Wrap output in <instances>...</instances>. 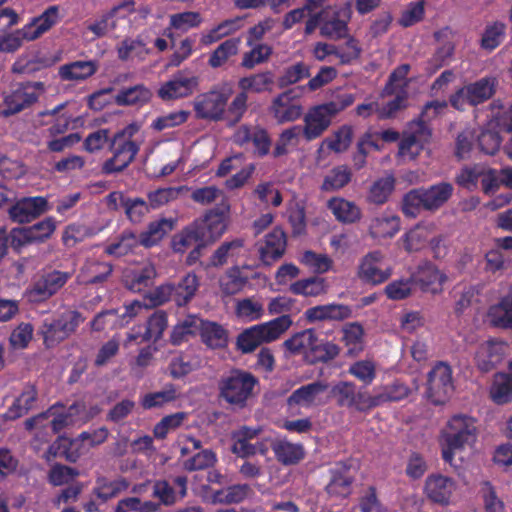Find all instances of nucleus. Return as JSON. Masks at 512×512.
<instances>
[{
  "label": "nucleus",
  "instance_id": "45",
  "mask_svg": "<svg viewBox=\"0 0 512 512\" xmlns=\"http://www.w3.org/2000/svg\"><path fill=\"white\" fill-rule=\"evenodd\" d=\"M152 92L143 84L121 89L115 96V103L119 106H139L147 104Z\"/></svg>",
  "mask_w": 512,
  "mask_h": 512
},
{
  "label": "nucleus",
  "instance_id": "11",
  "mask_svg": "<svg viewBox=\"0 0 512 512\" xmlns=\"http://www.w3.org/2000/svg\"><path fill=\"white\" fill-rule=\"evenodd\" d=\"M229 211L228 201L222 200L214 208L208 210L202 218L193 222L204 243L211 244L224 234L227 229Z\"/></svg>",
  "mask_w": 512,
  "mask_h": 512
},
{
  "label": "nucleus",
  "instance_id": "12",
  "mask_svg": "<svg viewBox=\"0 0 512 512\" xmlns=\"http://www.w3.org/2000/svg\"><path fill=\"white\" fill-rule=\"evenodd\" d=\"M56 228L57 221L52 216L27 227L12 228L13 251L20 253L27 245L44 243L52 237Z\"/></svg>",
  "mask_w": 512,
  "mask_h": 512
},
{
  "label": "nucleus",
  "instance_id": "52",
  "mask_svg": "<svg viewBox=\"0 0 512 512\" xmlns=\"http://www.w3.org/2000/svg\"><path fill=\"white\" fill-rule=\"evenodd\" d=\"M140 237L131 230H124L116 242L105 247V253L115 257H122L140 246Z\"/></svg>",
  "mask_w": 512,
  "mask_h": 512
},
{
  "label": "nucleus",
  "instance_id": "63",
  "mask_svg": "<svg viewBox=\"0 0 512 512\" xmlns=\"http://www.w3.org/2000/svg\"><path fill=\"white\" fill-rule=\"evenodd\" d=\"M248 282L238 267L229 269L220 280L221 292L226 296H232L241 292Z\"/></svg>",
  "mask_w": 512,
  "mask_h": 512
},
{
  "label": "nucleus",
  "instance_id": "60",
  "mask_svg": "<svg viewBox=\"0 0 512 512\" xmlns=\"http://www.w3.org/2000/svg\"><path fill=\"white\" fill-rule=\"evenodd\" d=\"M249 484H234L213 493L215 502L232 504L240 503L251 493Z\"/></svg>",
  "mask_w": 512,
  "mask_h": 512
},
{
  "label": "nucleus",
  "instance_id": "10",
  "mask_svg": "<svg viewBox=\"0 0 512 512\" xmlns=\"http://www.w3.org/2000/svg\"><path fill=\"white\" fill-rule=\"evenodd\" d=\"M44 92L45 85L40 81H27L15 85L4 97L5 108L1 114L8 117L31 107Z\"/></svg>",
  "mask_w": 512,
  "mask_h": 512
},
{
  "label": "nucleus",
  "instance_id": "58",
  "mask_svg": "<svg viewBox=\"0 0 512 512\" xmlns=\"http://www.w3.org/2000/svg\"><path fill=\"white\" fill-rule=\"evenodd\" d=\"M243 246L244 241L240 238L223 242L211 255L210 265L213 267L225 265L230 257H235L240 254Z\"/></svg>",
  "mask_w": 512,
  "mask_h": 512
},
{
  "label": "nucleus",
  "instance_id": "6",
  "mask_svg": "<svg viewBox=\"0 0 512 512\" xmlns=\"http://www.w3.org/2000/svg\"><path fill=\"white\" fill-rule=\"evenodd\" d=\"M442 438L446 445L442 450V458L445 462L452 463L455 451L462 450L476 442L475 419L462 414L454 415L447 422L446 428L442 432Z\"/></svg>",
  "mask_w": 512,
  "mask_h": 512
},
{
  "label": "nucleus",
  "instance_id": "41",
  "mask_svg": "<svg viewBox=\"0 0 512 512\" xmlns=\"http://www.w3.org/2000/svg\"><path fill=\"white\" fill-rule=\"evenodd\" d=\"M410 389L403 383L395 381L390 385L373 389L371 394L372 409L388 402H398L408 397Z\"/></svg>",
  "mask_w": 512,
  "mask_h": 512
},
{
  "label": "nucleus",
  "instance_id": "56",
  "mask_svg": "<svg viewBox=\"0 0 512 512\" xmlns=\"http://www.w3.org/2000/svg\"><path fill=\"white\" fill-rule=\"evenodd\" d=\"M352 179L351 169L347 165L332 168L324 177L321 190L332 192L345 187Z\"/></svg>",
  "mask_w": 512,
  "mask_h": 512
},
{
  "label": "nucleus",
  "instance_id": "23",
  "mask_svg": "<svg viewBox=\"0 0 512 512\" xmlns=\"http://www.w3.org/2000/svg\"><path fill=\"white\" fill-rule=\"evenodd\" d=\"M383 254L375 250L366 254L359 265L358 277L365 283L378 285L385 282L391 276V270H382L378 264L382 261Z\"/></svg>",
  "mask_w": 512,
  "mask_h": 512
},
{
  "label": "nucleus",
  "instance_id": "25",
  "mask_svg": "<svg viewBox=\"0 0 512 512\" xmlns=\"http://www.w3.org/2000/svg\"><path fill=\"white\" fill-rule=\"evenodd\" d=\"M504 354L505 346L502 342L488 340L480 344L476 351V366L482 372H490L503 361Z\"/></svg>",
  "mask_w": 512,
  "mask_h": 512
},
{
  "label": "nucleus",
  "instance_id": "16",
  "mask_svg": "<svg viewBox=\"0 0 512 512\" xmlns=\"http://www.w3.org/2000/svg\"><path fill=\"white\" fill-rule=\"evenodd\" d=\"M330 479L325 491L330 497L344 499L352 493L354 475L351 460L338 461L329 469Z\"/></svg>",
  "mask_w": 512,
  "mask_h": 512
},
{
  "label": "nucleus",
  "instance_id": "40",
  "mask_svg": "<svg viewBox=\"0 0 512 512\" xmlns=\"http://www.w3.org/2000/svg\"><path fill=\"white\" fill-rule=\"evenodd\" d=\"M98 63L94 60H78L59 67V77L63 81H83L94 75Z\"/></svg>",
  "mask_w": 512,
  "mask_h": 512
},
{
  "label": "nucleus",
  "instance_id": "7",
  "mask_svg": "<svg viewBox=\"0 0 512 512\" xmlns=\"http://www.w3.org/2000/svg\"><path fill=\"white\" fill-rule=\"evenodd\" d=\"M234 90L230 82L213 85L210 90L198 94L193 101L197 119L218 122L225 119L226 107Z\"/></svg>",
  "mask_w": 512,
  "mask_h": 512
},
{
  "label": "nucleus",
  "instance_id": "2",
  "mask_svg": "<svg viewBox=\"0 0 512 512\" xmlns=\"http://www.w3.org/2000/svg\"><path fill=\"white\" fill-rule=\"evenodd\" d=\"M454 187L449 182H440L428 188H414L404 194L401 210L407 217L415 218L422 210L436 211L452 196Z\"/></svg>",
  "mask_w": 512,
  "mask_h": 512
},
{
  "label": "nucleus",
  "instance_id": "51",
  "mask_svg": "<svg viewBox=\"0 0 512 512\" xmlns=\"http://www.w3.org/2000/svg\"><path fill=\"white\" fill-rule=\"evenodd\" d=\"M327 288L328 285L324 278L313 276L295 281L290 285L289 290L295 295L317 297L326 293Z\"/></svg>",
  "mask_w": 512,
  "mask_h": 512
},
{
  "label": "nucleus",
  "instance_id": "19",
  "mask_svg": "<svg viewBox=\"0 0 512 512\" xmlns=\"http://www.w3.org/2000/svg\"><path fill=\"white\" fill-rule=\"evenodd\" d=\"M198 86L199 78L197 76H186L184 73L178 72L160 86L158 96L164 101L185 98L192 95Z\"/></svg>",
  "mask_w": 512,
  "mask_h": 512
},
{
  "label": "nucleus",
  "instance_id": "36",
  "mask_svg": "<svg viewBox=\"0 0 512 512\" xmlns=\"http://www.w3.org/2000/svg\"><path fill=\"white\" fill-rule=\"evenodd\" d=\"M498 81L487 76L465 85L468 104L478 106L491 99L496 92Z\"/></svg>",
  "mask_w": 512,
  "mask_h": 512
},
{
  "label": "nucleus",
  "instance_id": "31",
  "mask_svg": "<svg viewBox=\"0 0 512 512\" xmlns=\"http://www.w3.org/2000/svg\"><path fill=\"white\" fill-rule=\"evenodd\" d=\"M173 484L178 488V492L174 490L167 480H157L153 485V496L166 505L171 506L176 503L177 496L183 499L187 495V476L180 475L173 479Z\"/></svg>",
  "mask_w": 512,
  "mask_h": 512
},
{
  "label": "nucleus",
  "instance_id": "26",
  "mask_svg": "<svg viewBox=\"0 0 512 512\" xmlns=\"http://www.w3.org/2000/svg\"><path fill=\"white\" fill-rule=\"evenodd\" d=\"M352 308L345 304L329 303L308 308L305 319L309 323L319 321H343L352 317Z\"/></svg>",
  "mask_w": 512,
  "mask_h": 512
},
{
  "label": "nucleus",
  "instance_id": "32",
  "mask_svg": "<svg viewBox=\"0 0 512 512\" xmlns=\"http://www.w3.org/2000/svg\"><path fill=\"white\" fill-rule=\"evenodd\" d=\"M453 36L454 32L449 26L434 32L435 40L441 43L429 60V64L435 70L442 68L453 57L455 51V45L452 41Z\"/></svg>",
  "mask_w": 512,
  "mask_h": 512
},
{
  "label": "nucleus",
  "instance_id": "9",
  "mask_svg": "<svg viewBox=\"0 0 512 512\" xmlns=\"http://www.w3.org/2000/svg\"><path fill=\"white\" fill-rule=\"evenodd\" d=\"M453 391L451 366L446 362H437L427 374L426 398L434 405H443L449 400Z\"/></svg>",
  "mask_w": 512,
  "mask_h": 512
},
{
  "label": "nucleus",
  "instance_id": "54",
  "mask_svg": "<svg viewBox=\"0 0 512 512\" xmlns=\"http://www.w3.org/2000/svg\"><path fill=\"white\" fill-rule=\"evenodd\" d=\"M490 395L492 400L503 405L512 401V376L509 373L499 372L494 376Z\"/></svg>",
  "mask_w": 512,
  "mask_h": 512
},
{
  "label": "nucleus",
  "instance_id": "55",
  "mask_svg": "<svg viewBox=\"0 0 512 512\" xmlns=\"http://www.w3.org/2000/svg\"><path fill=\"white\" fill-rule=\"evenodd\" d=\"M316 331L312 328L297 332L283 342L284 348L291 354H304L307 358V352L310 351L313 341H315Z\"/></svg>",
  "mask_w": 512,
  "mask_h": 512
},
{
  "label": "nucleus",
  "instance_id": "24",
  "mask_svg": "<svg viewBox=\"0 0 512 512\" xmlns=\"http://www.w3.org/2000/svg\"><path fill=\"white\" fill-rule=\"evenodd\" d=\"M455 490V482L441 474H432L426 478L424 492L433 503L448 505Z\"/></svg>",
  "mask_w": 512,
  "mask_h": 512
},
{
  "label": "nucleus",
  "instance_id": "14",
  "mask_svg": "<svg viewBox=\"0 0 512 512\" xmlns=\"http://www.w3.org/2000/svg\"><path fill=\"white\" fill-rule=\"evenodd\" d=\"M48 199L44 196H29L17 199L8 209L11 221L18 224L31 223L41 215L50 211Z\"/></svg>",
  "mask_w": 512,
  "mask_h": 512
},
{
  "label": "nucleus",
  "instance_id": "44",
  "mask_svg": "<svg viewBox=\"0 0 512 512\" xmlns=\"http://www.w3.org/2000/svg\"><path fill=\"white\" fill-rule=\"evenodd\" d=\"M396 179L392 174L376 179L369 187L366 199L375 205L385 204L395 190Z\"/></svg>",
  "mask_w": 512,
  "mask_h": 512
},
{
  "label": "nucleus",
  "instance_id": "8",
  "mask_svg": "<svg viewBox=\"0 0 512 512\" xmlns=\"http://www.w3.org/2000/svg\"><path fill=\"white\" fill-rule=\"evenodd\" d=\"M81 322V314L76 310H65L44 319L40 327L44 345L55 347L74 333Z\"/></svg>",
  "mask_w": 512,
  "mask_h": 512
},
{
  "label": "nucleus",
  "instance_id": "46",
  "mask_svg": "<svg viewBox=\"0 0 512 512\" xmlns=\"http://www.w3.org/2000/svg\"><path fill=\"white\" fill-rule=\"evenodd\" d=\"M199 279L195 273H187L177 284H173L172 301L179 307L185 306L195 296Z\"/></svg>",
  "mask_w": 512,
  "mask_h": 512
},
{
  "label": "nucleus",
  "instance_id": "50",
  "mask_svg": "<svg viewBox=\"0 0 512 512\" xmlns=\"http://www.w3.org/2000/svg\"><path fill=\"white\" fill-rule=\"evenodd\" d=\"M200 367L197 357L188 353L174 355L169 362L168 371L173 379H181Z\"/></svg>",
  "mask_w": 512,
  "mask_h": 512
},
{
  "label": "nucleus",
  "instance_id": "18",
  "mask_svg": "<svg viewBox=\"0 0 512 512\" xmlns=\"http://www.w3.org/2000/svg\"><path fill=\"white\" fill-rule=\"evenodd\" d=\"M352 17L350 3L336 9L330 16L324 17L320 34L331 40L345 39L349 35L348 24Z\"/></svg>",
  "mask_w": 512,
  "mask_h": 512
},
{
  "label": "nucleus",
  "instance_id": "22",
  "mask_svg": "<svg viewBox=\"0 0 512 512\" xmlns=\"http://www.w3.org/2000/svg\"><path fill=\"white\" fill-rule=\"evenodd\" d=\"M287 247V236L281 227H274L271 232L265 236L264 243L259 247V258L266 266H271L274 262L282 258Z\"/></svg>",
  "mask_w": 512,
  "mask_h": 512
},
{
  "label": "nucleus",
  "instance_id": "27",
  "mask_svg": "<svg viewBox=\"0 0 512 512\" xmlns=\"http://www.w3.org/2000/svg\"><path fill=\"white\" fill-rule=\"evenodd\" d=\"M431 135V130L411 127L409 123L408 131L404 133L399 142V154L415 159L424 149L425 144L429 142Z\"/></svg>",
  "mask_w": 512,
  "mask_h": 512
},
{
  "label": "nucleus",
  "instance_id": "15",
  "mask_svg": "<svg viewBox=\"0 0 512 512\" xmlns=\"http://www.w3.org/2000/svg\"><path fill=\"white\" fill-rule=\"evenodd\" d=\"M70 277V273L59 270L42 274L27 291L28 300L32 303L46 301L55 295Z\"/></svg>",
  "mask_w": 512,
  "mask_h": 512
},
{
  "label": "nucleus",
  "instance_id": "13",
  "mask_svg": "<svg viewBox=\"0 0 512 512\" xmlns=\"http://www.w3.org/2000/svg\"><path fill=\"white\" fill-rule=\"evenodd\" d=\"M330 394L339 407L352 408L359 412L372 410L371 394L364 389H358L352 381L336 383Z\"/></svg>",
  "mask_w": 512,
  "mask_h": 512
},
{
  "label": "nucleus",
  "instance_id": "21",
  "mask_svg": "<svg viewBox=\"0 0 512 512\" xmlns=\"http://www.w3.org/2000/svg\"><path fill=\"white\" fill-rule=\"evenodd\" d=\"M329 388V384L325 381H314L312 383L302 385L294 390L287 398V404L290 407L300 406L311 408L324 404L321 395Z\"/></svg>",
  "mask_w": 512,
  "mask_h": 512
},
{
  "label": "nucleus",
  "instance_id": "59",
  "mask_svg": "<svg viewBox=\"0 0 512 512\" xmlns=\"http://www.w3.org/2000/svg\"><path fill=\"white\" fill-rule=\"evenodd\" d=\"M177 398V390L173 384H169L162 391L147 393L140 400L141 406L145 410L161 408L164 405L173 402Z\"/></svg>",
  "mask_w": 512,
  "mask_h": 512
},
{
  "label": "nucleus",
  "instance_id": "38",
  "mask_svg": "<svg viewBox=\"0 0 512 512\" xmlns=\"http://www.w3.org/2000/svg\"><path fill=\"white\" fill-rule=\"evenodd\" d=\"M176 220L173 218H160L148 224L147 229L139 234L141 246L151 248L158 245L161 240L174 230Z\"/></svg>",
  "mask_w": 512,
  "mask_h": 512
},
{
  "label": "nucleus",
  "instance_id": "42",
  "mask_svg": "<svg viewBox=\"0 0 512 512\" xmlns=\"http://www.w3.org/2000/svg\"><path fill=\"white\" fill-rule=\"evenodd\" d=\"M400 224L399 216L384 213L371 219L369 235L374 239L392 238L400 230Z\"/></svg>",
  "mask_w": 512,
  "mask_h": 512
},
{
  "label": "nucleus",
  "instance_id": "29",
  "mask_svg": "<svg viewBox=\"0 0 512 512\" xmlns=\"http://www.w3.org/2000/svg\"><path fill=\"white\" fill-rule=\"evenodd\" d=\"M411 280L423 292L437 293L442 289L446 276L430 262H424L412 274Z\"/></svg>",
  "mask_w": 512,
  "mask_h": 512
},
{
  "label": "nucleus",
  "instance_id": "33",
  "mask_svg": "<svg viewBox=\"0 0 512 512\" xmlns=\"http://www.w3.org/2000/svg\"><path fill=\"white\" fill-rule=\"evenodd\" d=\"M59 8L56 5L49 6L41 15L23 26V33L26 40L32 41L50 30L59 21Z\"/></svg>",
  "mask_w": 512,
  "mask_h": 512
},
{
  "label": "nucleus",
  "instance_id": "3",
  "mask_svg": "<svg viewBox=\"0 0 512 512\" xmlns=\"http://www.w3.org/2000/svg\"><path fill=\"white\" fill-rule=\"evenodd\" d=\"M258 383V378L251 372L234 368L219 379V396L228 404L242 409L246 407Z\"/></svg>",
  "mask_w": 512,
  "mask_h": 512
},
{
  "label": "nucleus",
  "instance_id": "28",
  "mask_svg": "<svg viewBox=\"0 0 512 512\" xmlns=\"http://www.w3.org/2000/svg\"><path fill=\"white\" fill-rule=\"evenodd\" d=\"M108 434L109 432L105 427H101L93 431V433L82 432L76 439L70 442L68 449L65 451L66 459L69 462L75 463L84 453L83 450H88L90 447L102 444L106 441Z\"/></svg>",
  "mask_w": 512,
  "mask_h": 512
},
{
  "label": "nucleus",
  "instance_id": "35",
  "mask_svg": "<svg viewBox=\"0 0 512 512\" xmlns=\"http://www.w3.org/2000/svg\"><path fill=\"white\" fill-rule=\"evenodd\" d=\"M129 486V481L122 476H119L113 480L106 476H97L92 493L102 503H106L107 501L116 498L122 492H125Z\"/></svg>",
  "mask_w": 512,
  "mask_h": 512
},
{
  "label": "nucleus",
  "instance_id": "48",
  "mask_svg": "<svg viewBox=\"0 0 512 512\" xmlns=\"http://www.w3.org/2000/svg\"><path fill=\"white\" fill-rule=\"evenodd\" d=\"M274 84V74L271 71H264L242 77L238 81V87L246 94L271 92Z\"/></svg>",
  "mask_w": 512,
  "mask_h": 512
},
{
  "label": "nucleus",
  "instance_id": "49",
  "mask_svg": "<svg viewBox=\"0 0 512 512\" xmlns=\"http://www.w3.org/2000/svg\"><path fill=\"white\" fill-rule=\"evenodd\" d=\"M339 353L340 347L337 344L331 341L319 340L316 335L310 351L307 352L306 359L311 364L328 363L334 360Z\"/></svg>",
  "mask_w": 512,
  "mask_h": 512
},
{
  "label": "nucleus",
  "instance_id": "53",
  "mask_svg": "<svg viewBox=\"0 0 512 512\" xmlns=\"http://www.w3.org/2000/svg\"><path fill=\"white\" fill-rule=\"evenodd\" d=\"M241 44V37L226 39L210 54L208 64L216 69L223 66L230 57L237 55Z\"/></svg>",
  "mask_w": 512,
  "mask_h": 512
},
{
  "label": "nucleus",
  "instance_id": "57",
  "mask_svg": "<svg viewBox=\"0 0 512 512\" xmlns=\"http://www.w3.org/2000/svg\"><path fill=\"white\" fill-rule=\"evenodd\" d=\"M399 243L407 253L421 251L428 243V231L425 227L416 225L400 237Z\"/></svg>",
  "mask_w": 512,
  "mask_h": 512
},
{
  "label": "nucleus",
  "instance_id": "1",
  "mask_svg": "<svg viewBox=\"0 0 512 512\" xmlns=\"http://www.w3.org/2000/svg\"><path fill=\"white\" fill-rule=\"evenodd\" d=\"M355 101L351 93L337 95L332 101L309 108L304 115L302 136L308 142L319 138L331 125L332 119Z\"/></svg>",
  "mask_w": 512,
  "mask_h": 512
},
{
  "label": "nucleus",
  "instance_id": "20",
  "mask_svg": "<svg viewBox=\"0 0 512 512\" xmlns=\"http://www.w3.org/2000/svg\"><path fill=\"white\" fill-rule=\"evenodd\" d=\"M167 326V313L163 310H157L148 318L144 326L138 325L133 327L128 334V339L138 343L157 342L162 338Z\"/></svg>",
  "mask_w": 512,
  "mask_h": 512
},
{
  "label": "nucleus",
  "instance_id": "39",
  "mask_svg": "<svg viewBox=\"0 0 512 512\" xmlns=\"http://www.w3.org/2000/svg\"><path fill=\"white\" fill-rule=\"evenodd\" d=\"M327 208L332 212L337 221L344 224H353L362 217L360 207L353 201L342 197H333L327 202Z\"/></svg>",
  "mask_w": 512,
  "mask_h": 512
},
{
  "label": "nucleus",
  "instance_id": "30",
  "mask_svg": "<svg viewBox=\"0 0 512 512\" xmlns=\"http://www.w3.org/2000/svg\"><path fill=\"white\" fill-rule=\"evenodd\" d=\"M135 2L133 0H124L118 5L112 7L109 11L103 13L99 18L93 22L87 24V30L95 36V38H101L108 34L109 31L116 27L115 16L122 9L128 13L134 12Z\"/></svg>",
  "mask_w": 512,
  "mask_h": 512
},
{
  "label": "nucleus",
  "instance_id": "4",
  "mask_svg": "<svg viewBox=\"0 0 512 512\" xmlns=\"http://www.w3.org/2000/svg\"><path fill=\"white\" fill-rule=\"evenodd\" d=\"M138 130V125L131 123L112 136L109 149L113 156L103 163V174L122 172L134 161L139 151V145L132 138Z\"/></svg>",
  "mask_w": 512,
  "mask_h": 512
},
{
  "label": "nucleus",
  "instance_id": "5",
  "mask_svg": "<svg viewBox=\"0 0 512 512\" xmlns=\"http://www.w3.org/2000/svg\"><path fill=\"white\" fill-rule=\"evenodd\" d=\"M291 325V316L284 314L268 322L246 328L237 336V349L245 354L251 353L261 344L279 339Z\"/></svg>",
  "mask_w": 512,
  "mask_h": 512
},
{
  "label": "nucleus",
  "instance_id": "47",
  "mask_svg": "<svg viewBox=\"0 0 512 512\" xmlns=\"http://www.w3.org/2000/svg\"><path fill=\"white\" fill-rule=\"evenodd\" d=\"M200 336L202 342L212 349L225 348L228 344V332L220 324L201 321Z\"/></svg>",
  "mask_w": 512,
  "mask_h": 512
},
{
  "label": "nucleus",
  "instance_id": "43",
  "mask_svg": "<svg viewBox=\"0 0 512 512\" xmlns=\"http://www.w3.org/2000/svg\"><path fill=\"white\" fill-rule=\"evenodd\" d=\"M275 458L283 465L298 464L305 457V450L300 443H291L287 440H277L271 445Z\"/></svg>",
  "mask_w": 512,
  "mask_h": 512
},
{
  "label": "nucleus",
  "instance_id": "61",
  "mask_svg": "<svg viewBox=\"0 0 512 512\" xmlns=\"http://www.w3.org/2000/svg\"><path fill=\"white\" fill-rule=\"evenodd\" d=\"M354 135V129L349 124L340 126L332 137H327L324 140L327 148L336 153H342L350 147Z\"/></svg>",
  "mask_w": 512,
  "mask_h": 512
},
{
  "label": "nucleus",
  "instance_id": "34",
  "mask_svg": "<svg viewBox=\"0 0 512 512\" xmlns=\"http://www.w3.org/2000/svg\"><path fill=\"white\" fill-rule=\"evenodd\" d=\"M156 269L152 263L125 272L123 282L125 287L132 292H142L153 285L156 277Z\"/></svg>",
  "mask_w": 512,
  "mask_h": 512
},
{
  "label": "nucleus",
  "instance_id": "62",
  "mask_svg": "<svg viewBox=\"0 0 512 512\" xmlns=\"http://www.w3.org/2000/svg\"><path fill=\"white\" fill-rule=\"evenodd\" d=\"M506 25L500 21L488 24L481 37L480 46L487 51L495 50L504 40Z\"/></svg>",
  "mask_w": 512,
  "mask_h": 512
},
{
  "label": "nucleus",
  "instance_id": "17",
  "mask_svg": "<svg viewBox=\"0 0 512 512\" xmlns=\"http://www.w3.org/2000/svg\"><path fill=\"white\" fill-rule=\"evenodd\" d=\"M269 113L278 124L294 122L302 116L303 106L297 100L293 90H287L272 100Z\"/></svg>",
  "mask_w": 512,
  "mask_h": 512
},
{
  "label": "nucleus",
  "instance_id": "37",
  "mask_svg": "<svg viewBox=\"0 0 512 512\" xmlns=\"http://www.w3.org/2000/svg\"><path fill=\"white\" fill-rule=\"evenodd\" d=\"M37 400L38 391L36 387L34 385H26L3 416L10 421L19 419L35 407Z\"/></svg>",
  "mask_w": 512,
  "mask_h": 512
},
{
  "label": "nucleus",
  "instance_id": "64",
  "mask_svg": "<svg viewBox=\"0 0 512 512\" xmlns=\"http://www.w3.org/2000/svg\"><path fill=\"white\" fill-rule=\"evenodd\" d=\"M488 317L494 327L512 329V306L504 298L489 308Z\"/></svg>",
  "mask_w": 512,
  "mask_h": 512
}]
</instances>
